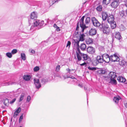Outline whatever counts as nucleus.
I'll list each match as a JSON object with an SVG mask.
<instances>
[{
    "instance_id": "nucleus-34",
    "label": "nucleus",
    "mask_w": 127,
    "mask_h": 127,
    "mask_svg": "<svg viewBox=\"0 0 127 127\" xmlns=\"http://www.w3.org/2000/svg\"><path fill=\"white\" fill-rule=\"evenodd\" d=\"M111 0H103V3L106 5H107L109 3Z\"/></svg>"
},
{
    "instance_id": "nucleus-27",
    "label": "nucleus",
    "mask_w": 127,
    "mask_h": 127,
    "mask_svg": "<svg viewBox=\"0 0 127 127\" xmlns=\"http://www.w3.org/2000/svg\"><path fill=\"white\" fill-rule=\"evenodd\" d=\"M31 76L28 75H25L23 77L24 79L26 81H29L30 79Z\"/></svg>"
},
{
    "instance_id": "nucleus-3",
    "label": "nucleus",
    "mask_w": 127,
    "mask_h": 127,
    "mask_svg": "<svg viewBox=\"0 0 127 127\" xmlns=\"http://www.w3.org/2000/svg\"><path fill=\"white\" fill-rule=\"evenodd\" d=\"M43 21H41L40 20H36L34 22L33 26H31V29H33V27H37V26L41 27L43 26Z\"/></svg>"
},
{
    "instance_id": "nucleus-1",
    "label": "nucleus",
    "mask_w": 127,
    "mask_h": 127,
    "mask_svg": "<svg viewBox=\"0 0 127 127\" xmlns=\"http://www.w3.org/2000/svg\"><path fill=\"white\" fill-rule=\"evenodd\" d=\"M102 30H103L104 33L107 34L109 32L110 29L107 22H103L101 25Z\"/></svg>"
},
{
    "instance_id": "nucleus-8",
    "label": "nucleus",
    "mask_w": 127,
    "mask_h": 127,
    "mask_svg": "<svg viewBox=\"0 0 127 127\" xmlns=\"http://www.w3.org/2000/svg\"><path fill=\"white\" fill-rule=\"evenodd\" d=\"M103 58V61L106 63H108L110 61V56L107 54H105L102 55Z\"/></svg>"
},
{
    "instance_id": "nucleus-36",
    "label": "nucleus",
    "mask_w": 127,
    "mask_h": 127,
    "mask_svg": "<svg viewBox=\"0 0 127 127\" xmlns=\"http://www.w3.org/2000/svg\"><path fill=\"white\" fill-rule=\"evenodd\" d=\"M13 84V83H11V82H9L8 83H2V85L3 86H7L10 85H12V84Z\"/></svg>"
},
{
    "instance_id": "nucleus-13",
    "label": "nucleus",
    "mask_w": 127,
    "mask_h": 127,
    "mask_svg": "<svg viewBox=\"0 0 127 127\" xmlns=\"http://www.w3.org/2000/svg\"><path fill=\"white\" fill-rule=\"evenodd\" d=\"M81 55L82 56L84 60H87L90 59V57L89 56L86 54L84 53H81Z\"/></svg>"
},
{
    "instance_id": "nucleus-28",
    "label": "nucleus",
    "mask_w": 127,
    "mask_h": 127,
    "mask_svg": "<svg viewBox=\"0 0 127 127\" xmlns=\"http://www.w3.org/2000/svg\"><path fill=\"white\" fill-rule=\"evenodd\" d=\"M127 62L124 59H122V61L120 62V64L121 65H123L127 64Z\"/></svg>"
},
{
    "instance_id": "nucleus-29",
    "label": "nucleus",
    "mask_w": 127,
    "mask_h": 127,
    "mask_svg": "<svg viewBox=\"0 0 127 127\" xmlns=\"http://www.w3.org/2000/svg\"><path fill=\"white\" fill-rule=\"evenodd\" d=\"M60 0H50L49 2L50 4L52 5L55 3L58 2Z\"/></svg>"
},
{
    "instance_id": "nucleus-4",
    "label": "nucleus",
    "mask_w": 127,
    "mask_h": 127,
    "mask_svg": "<svg viewBox=\"0 0 127 127\" xmlns=\"http://www.w3.org/2000/svg\"><path fill=\"white\" fill-rule=\"evenodd\" d=\"M91 21L94 26L96 27H99L100 28H101L100 24L95 17L92 18H91Z\"/></svg>"
},
{
    "instance_id": "nucleus-49",
    "label": "nucleus",
    "mask_w": 127,
    "mask_h": 127,
    "mask_svg": "<svg viewBox=\"0 0 127 127\" xmlns=\"http://www.w3.org/2000/svg\"><path fill=\"white\" fill-rule=\"evenodd\" d=\"M16 98H14L10 102V103H13L16 100Z\"/></svg>"
},
{
    "instance_id": "nucleus-58",
    "label": "nucleus",
    "mask_w": 127,
    "mask_h": 127,
    "mask_svg": "<svg viewBox=\"0 0 127 127\" xmlns=\"http://www.w3.org/2000/svg\"><path fill=\"white\" fill-rule=\"evenodd\" d=\"M126 2V4H125V5L127 7V1L126 2Z\"/></svg>"
},
{
    "instance_id": "nucleus-61",
    "label": "nucleus",
    "mask_w": 127,
    "mask_h": 127,
    "mask_svg": "<svg viewBox=\"0 0 127 127\" xmlns=\"http://www.w3.org/2000/svg\"><path fill=\"white\" fill-rule=\"evenodd\" d=\"M126 12H127V10H126Z\"/></svg>"
},
{
    "instance_id": "nucleus-40",
    "label": "nucleus",
    "mask_w": 127,
    "mask_h": 127,
    "mask_svg": "<svg viewBox=\"0 0 127 127\" xmlns=\"http://www.w3.org/2000/svg\"><path fill=\"white\" fill-rule=\"evenodd\" d=\"M88 68L89 70H94L96 69V68L95 67H91L89 66Z\"/></svg>"
},
{
    "instance_id": "nucleus-22",
    "label": "nucleus",
    "mask_w": 127,
    "mask_h": 127,
    "mask_svg": "<svg viewBox=\"0 0 127 127\" xmlns=\"http://www.w3.org/2000/svg\"><path fill=\"white\" fill-rule=\"evenodd\" d=\"M85 35L83 34H81L79 36V38L78 40L80 41H83L85 39Z\"/></svg>"
},
{
    "instance_id": "nucleus-23",
    "label": "nucleus",
    "mask_w": 127,
    "mask_h": 127,
    "mask_svg": "<svg viewBox=\"0 0 127 127\" xmlns=\"http://www.w3.org/2000/svg\"><path fill=\"white\" fill-rule=\"evenodd\" d=\"M80 41L76 39H73V43H74V45L77 47H79V43Z\"/></svg>"
},
{
    "instance_id": "nucleus-5",
    "label": "nucleus",
    "mask_w": 127,
    "mask_h": 127,
    "mask_svg": "<svg viewBox=\"0 0 127 127\" xmlns=\"http://www.w3.org/2000/svg\"><path fill=\"white\" fill-rule=\"evenodd\" d=\"M118 55L117 53L113 55L110 56V61L114 62H118L120 60V58L118 57Z\"/></svg>"
},
{
    "instance_id": "nucleus-57",
    "label": "nucleus",
    "mask_w": 127,
    "mask_h": 127,
    "mask_svg": "<svg viewBox=\"0 0 127 127\" xmlns=\"http://www.w3.org/2000/svg\"><path fill=\"white\" fill-rule=\"evenodd\" d=\"M58 31H59L60 30L59 27H57V28L56 29Z\"/></svg>"
},
{
    "instance_id": "nucleus-7",
    "label": "nucleus",
    "mask_w": 127,
    "mask_h": 127,
    "mask_svg": "<svg viewBox=\"0 0 127 127\" xmlns=\"http://www.w3.org/2000/svg\"><path fill=\"white\" fill-rule=\"evenodd\" d=\"M34 84L36 88L38 89L40 88L41 87V86L39 82V79L36 78H34Z\"/></svg>"
},
{
    "instance_id": "nucleus-44",
    "label": "nucleus",
    "mask_w": 127,
    "mask_h": 127,
    "mask_svg": "<svg viewBox=\"0 0 127 127\" xmlns=\"http://www.w3.org/2000/svg\"><path fill=\"white\" fill-rule=\"evenodd\" d=\"M21 111V108L20 107H19L18 109L15 111V112H16L18 113V114Z\"/></svg>"
},
{
    "instance_id": "nucleus-25",
    "label": "nucleus",
    "mask_w": 127,
    "mask_h": 127,
    "mask_svg": "<svg viewBox=\"0 0 127 127\" xmlns=\"http://www.w3.org/2000/svg\"><path fill=\"white\" fill-rule=\"evenodd\" d=\"M115 37L117 39L120 40L121 38V36L119 32H116L115 35Z\"/></svg>"
},
{
    "instance_id": "nucleus-52",
    "label": "nucleus",
    "mask_w": 127,
    "mask_h": 127,
    "mask_svg": "<svg viewBox=\"0 0 127 127\" xmlns=\"http://www.w3.org/2000/svg\"><path fill=\"white\" fill-rule=\"evenodd\" d=\"M30 52L32 54H34L35 53V51L33 50H32Z\"/></svg>"
},
{
    "instance_id": "nucleus-15",
    "label": "nucleus",
    "mask_w": 127,
    "mask_h": 127,
    "mask_svg": "<svg viewBox=\"0 0 127 127\" xmlns=\"http://www.w3.org/2000/svg\"><path fill=\"white\" fill-rule=\"evenodd\" d=\"M96 32V29H91L89 31V34L92 35L95 34Z\"/></svg>"
},
{
    "instance_id": "nucleus-51",
    "label": "nucleus",
    "mask_w": 127,
    "mask_h": 127,
    "mask_svg": "<svg viewBox=\"0 0 127 127\" xmlns=\"http://www.w3.org/2000/svg\"><path fill=\"white\" fill-rule=\"evenodd\" d=\"M66 70L69 73H71V70L69 68H67L66 69Z\"/></svg>"
},
{
    "instance_id": "nucleus-35",
    "label": "nucleus",
    "mask_w": 127,
    "mask_h": 127,
    "mask_svg": "<svg viewBox=\"0 0 127 127\" xmlns=\"http://www.w3.org/2000/svg\"><path fill=\"white\" fill-rule=\"evenodd\" d=\"M41 82L43 84H44L45 82H47V80L46 79H44V78H42L41 79Z\"/></svg>"
},
{
    "instance_id": "nucleus-56",
    "label": "nucleus",
    "mask_w": 127,
    "mask_h": 127,
    "mask_svg": "<svg viewBox=\"0 0 127 127\" xmlns=\"http://www.w3.org/2000/svg\"><path fill=\"white\" fill-rule=\"evenodd\" d=\"M71 70V72L72 71H74V72H75L76 71V70L75 69H72L71 70Z\"/></svg>"
},
{
    "instance_id": "nucleus-24",
    "label": "nucleus",
    "mask_w": 127,
    "mask_h": 127,
    "mask_svg": "<svg viewBox=\"0 0 127 127\" xmlns=\"http://www.w3.org/2000/svg\"><path fill=\"white\" fill-rule=\"evenodd\" d=\"M114 79V78H111L109 83L113 85L116 84H117L116 81Z\"/></svg>"
},
{
    "instance_id": "nucleus-31",
    "label": "nucleus",
    "mask_w": 127,
    "mask_h": 127,
    "mask_svg": "<svg viewBox=\"0 0 127 127\" xmlns=\"http://www.w3.org/2000/svg\"><path fill=\"white\" fill-rule=\"evenodd\" d=\"M102 6L101 5L98 6L96 8V10L99 11H101L102 10Z\"/></svg>"
},
{
    "instance_id": "nucleus-47",
    "label": "nucleus",
    "mask_w": 127,
    "mask_h": 127,
    "mask_svg": "<svg viewBox=\"0 0 127 127\" xmlns=\"http://www.w3.org/2000/svg\"><path fill=\"white\" fill-rule=\"evenodd\" d=\"M18 114H19L18 113L16 112H15L14 113V116H13L14 117V118L16 117L18 115Z\"/></svg>"
},
{
    "instance_id": "nucleus-42",
    "label": "nucleus",
    "mask_w": 127,
    "mask_h": 127,
    "mask_svg": "<svg viewBox=\"0 0 127 127\" xmlns=\"http://www.w3.org/2000/svg\"><path fill=\"white\" fill-rule=\"evenodd\" d=\"M39 69V68L38 66H36L34 68V70L35 71H37Z\"/></svg>"
},
{
    "instance_id": "nucleus-54",
    "label": "nucleus",
    "mask_w": 127,
    "mask_h": 127,
    "mask_svg": "<svg viewBox=\"0 0 127 127\" xmlns=\"http://www.w3.org/2000/svg\"><path fill=\"white\" fill-rule=\"evenodd\" d=\"M53 27L54 28H57L58 27L56 24H54L53 25Z\"/></svg>"
},
{
    "instance_id": "nucleus-19",
    "label": "nucleus",
    "mask_w": 127,
    "mask_h": 127,
    "mask_svg": "<svg viewBox=\"0 0 127 127\" xmlns=\"http://www.w3.org/2000/svg\"><path fill=\"white\" fill-rule=\"evenodd\" d=\"M117 80L119 82H124L126 81V79L122 77H118Z\"/></svg>"
},
{
    "instance_id": "nucleus-16",
    "label": "nucleus",
    "mask_w": 127,
    "mask_h": 127,
    "mask_svg": "<svg viewBox=\"0 0 127 127\" xmlns=\"http://www.w3.org/2000/svg\"><path fill=\"white\" fill-rule=\"evenodd\" d=\"M93 39L91 38H87L85 40L87 44H92L93 42Z\"/></svg>"
},
{
    "instance_id": "nucleus-59",
    "label": "nucleus",
    "mask_w": 127,
    "mask_h": 127,
    "mask_svg": "<svg viewBox=\"0 0 127 127\" xmlns=\"http://www.w3.org/2000/svg\"><path fill=\"white\" fill-rule=\"evenodd\" d=\"M1 62V57H0V63Z\"/></svg>"
},
{
    "instance_id": "nucleus-26",
    "label": "nucleus",
    "mask_w": 127,
    "mask_h": 127,
    "mask_svg": "<svg viewBox=\"0 0 127 127\" xmlns=\"http://www.w3.org/2000/svg\"><path fill=\"white\" fill-rule=\"evenodd\" d=\"M109 24L111 25V28L112 29H113L116 28V25L115 22L114 21L113 22L109 23Z\"/></svg>"
},
{
    "instance_id": "nucleus-46",
    "label": "nucleus",
    "mask_w": 127,
    "mask_h": 127,
    "mask_svg": "<svg viewBox=\"0 0 127 127\" xmlns=\"http://www.w3.org/2000/svg\"><path fill=\"white\" fill-rule=\"evenodd\" d=\"M70 44H71L70 42L69 41H68L66 47H67L68 46V48H69L70 47Z\"/></svg>"
},
{
    "instance_id": "nucleus-39",
    "label": "nucleus",
    "mask_w": 127,
    "mask_h": 127,
    "mask_svg": "<svg viewBox=\"0 0 127 127\" xmlns=\"http://www.w3.org/2000/svg\"><path fill=\"white\" fill-rule=\"evenodd\" d=\"M60 65H58L56 67L55 71L56 72H58L60 70Z\"/></svg>"
},
{
    "instance_id": "nucleus-10",
    "label": "nucleus",
    "mask_w": 127,
    "mask_h": 127,
    "mask_svg": "<svg viewBox=\"0 0 127 127\" xmlns=\"http://www.w3.org/2000/svg\"><path fill=\"white\" fill-rule=\"evenodd\" d=\"M114 19V16L112 15H110L108 17L107 21L109 23L113 22Z\"/></svg>"
},
{
    "instance_id": "nucleus-11",
    "label": "nucleus",
    "mask_w": 127,
    "mask_h": 127,
    "mask_svg": "<svg viewBox=\"0 0 127 127\" xmlns=\"http://www.w3.org/2000/svg\"><path fill=\"white\" fill-rule=\"evenodd\" d=\"M77 56L78 61H80L82 60V57L81 55V53L79 49L78 48L77 49Z\"/></svg>"
},
{
    "instance_id": "nucleus-45",
    "label": "nucleus",
    "mask_w": 127,
    "mask_h": 127,
    "mask_svg": "<svg viewBox=\"0 0 127 127\" xmlns=\"http://www.w3.org/2000/svg\"><path fill=\"white\" fill-rule=\"evenodd\" d=\"M119 13L120 15L123 17L124 15V11H123L120 12Z\"/></svg>"
},
{
    "instance_id": "nucleus-2",
    "label": "nucleus",
    "mask_w": 127,
    "mask_h": 127,
    "mask_svg": "<svg viewBox=\"0 0 127 127\" xmlns=\"http://www.w3.org/2000/svg\"><path fill=\"white\" fill-rule=\"evenodd\" d=\"M85 17L84 16H83L80 20L79 22H78L76 28V30H78V28L79 27H78V25L79 23V24L80 27L82 28V31L83 32L84 29L86 28V27L85 25V24L84 23V20Z\"/></svg>"
},
{
    "instance_id": "nucleus-38",
    "label": "nucleus",
    "mask_w": 127,
    "mask_h": 127,
    "mask_svg": "<svg viewBox=\"0 0 127 127\" xmlns=\"http://www.w3.org/2000/svg\"><path fill=\"white\" fill-rule=\"evenodd\" d=\"M23 114H21V116H20V117L19 118V123H20L21 122L22 120L23 119Z\"/></svg>"
},
{
    "instance_id": "nucleus-48",
    "label": "nucleus",
    "mask_w": 127,
    "mask_h": 127,
    "mask_svg": "<svg viewBox=\"0 0 127 127\" xmlns=\"http://www.w3.org/2000/svg\"><path fill=\"white\" fill-rule=\"evenodd\" d=\"M5 102H8V99H6L5 101V102L4 103V104L6 106H7L8 105V103H5Z\"/></svg>"
},
{
    "instance_id": "nucleus-12",
    "label": "nucleus",
    "mask_w": 127,
    "mask_h": 127,
    "mask_svg": "<svg viewBox=\"0 0 127 127\" xmlns=\"http://www.w3.org/2000/svg\"><path fill=\"white\" fill-rule=\"evenodd\" d=\"M96 60L99 63H103V58L102 55L101 56L99 55L97 56L96 57Z\"/></svg>"
},
{
    "instance_id": "nucleus-30",
    "label": "nucleus",
    "mask_w": 127,
    "mask_h": 127,
    "mask_svg": "<svg viewBox=\"0 0 127 127\" xmlns=\"http://www.w3.org/2000/svg\"><path fill=\"white\" fill-rule=\"evenodd\" d=\"M25 95V94L24 93H22L21 94L20 99L19 100V102L23 100L24 97Z\"/></svg>"
},
{
    "instance_id": "nucleus-33",
    "label": "nucleus",
    "mask_w": 127,
    "mask_h": 127,
    "mask_svg": "<svg viewBox=\"0 0 127 127\" xmlns=\"http://www.w3.org/2000/svg\"><path fill=\"white\" fill-rule=\"evenodd\" d=\"M90 18L89 17H87L85 21V23L86 25H87L90 22Z\"/></svg>"
},
{
    "instance_id": "nucleus-32",
    "label": "nucleus",
    "mask_w": 127,
    "mask_h": 127,
    "mask_svg": "<svg viewBox=\"0 0 127 127\" xmlns=\"http://www.w3.org/2000/svg\"><path fill=\"white\" fill-rule=\"evenodd\" d=\"M21 58L24 61H25L26 60V58L25 55L23 53H21Z\"/></svg>"
},
{
    "instance_id": "nucleus-50",
    "label": "nucleus",
    "mask_w": 127,
    "mask_h": 127,
    "mask_svg": "<svg viewBox=\"0 0 127 127\" xmlns=\"http://www.w3.org/2000/svg\"><path fill=\"white\" fill-rule=\"evenodd\" d=\"M86 63L84 62V63H82L81 64H80V65L81 66H82L84 65H86Z\"/></svg>"
},
{
    "instance_id": "nucleus-18",
    "label": "nucleus",
    "mask_w": 127,
    "mask_h": 127,
    "mask_svg": "<svg viewBox=\"0 0 127 127\" xmlns=\"http://www.w3.org/2000/svg\"><path fill=\"white\" fill-rule=\"evenodd\" d=\"M121 99V97L119 96L114 97L113 99V101L115 103L117 104L119 100Z\"/></svg>"
},
{
    "instance_id": "nucleus-9",
    "label": "nucleus",
    "mask_w": 127,
    "mask_h": 127,
    "mask_svg": "<svg viewBox=\"0 0 127 127\" xmlns=\"http://www.w3.org/2000/svg\"><path fill=\"white\" fill-rule=\"evenodd\" d=\"M119 1H114L111 3V6L112 7L116 8L119 6Z\"/></svg>"
},
{
    "instance_id": "nucleus-21",
    "label": "nucleus",
    "mask_w": 127,
    "mask_h": 127,
    "mask_svg": "<svg viewBox=\"0 0 127 127\" xmlns=\"http://www.w3.org/2000/svg\"><path fill=\"white\" fill-rule=\"evenodd\" d=\"M102 18L103 20H106L108 16V14L106 12H102Z\"/></svg>"
},
{
    "instance_id": "nucleus-14",
    "label": "nucleus",
    "mask_w": 127,
    "mask_h": 127,
    "mask_svg": "<svg viewBox=\"0 0 127 127\" xmlns=\"http://www.w3.org/2000/svg\"><path fill=\"white\" fill-rule=\"evenodd\" d=\"M37 17V13L36 12H32L31 15V18L32 19H35Z\"/></svg>"
},
{
    "instance_id": "nucleus-37",
    "label": "nucleus",
    "mask_w": 127,
    "mask_h": 127,
    "mask_svg": "<svg viewBox=\"0 0 127 127\" xmlns=\"http://www.w3.org/2000/svg\"><path fill=\"white\" fill-rule=\"evenodd\" d=\"M6 56L9 58H11L12 57V54L10 52H8L6 53Z\"/></svg>"
},
{
    "instance_id": "nucleus-20",
    "label": "nucleus",
    "mask_w": 127,
    "mask_h": 127,
    "mask_svg": "<svg viewBox=\"0 0 127 127\" xmlns=\"http://www.w3.org/2000/svg\"><path fill=\"white\" fill-rule=\"evenodd\" d=\"M80 48L83 51L85 50L86 48V45L85 44L83 43L81 44Z\"/></svg>"
},
{
    "instance_id": "nucleus-41",
    "label": "nucleus",
    "mask_w": 127,
    "mask_h": 127,
    "mask_svg": "<svg viewBox=\"0 0 127 127\" xmlns=\"http://www.w3.org/2000/svg\"><path fill=\"white\" fill-rule=\"evenodd\" d=\"M17 52V50L16 49H14L11 51L12 54H14L16 53Z\"/></svg>"
},
{
    "instance_id": "nucleus-53",
    "label": "nucleus",
    "mask_w": 127,
    "mask_h": 127,
    "mask_svg": "<svg viewBox=\"0 0 127 127\" xmlns=\"http://www.w3.org/2000/svg\"><path fill=\"white\" fill-rule=\"evenodd\" d=\"M124 105L125 106L126 108H127V103H124Z\"/></svg>"
},
{
    "instance_id": "nucleus-60",
    "label": "nucleus",
    "mask_w": 127,
    "mask_h": 127,
    "mask_svg": "<svg viewBox=\"0 0 127 127\" xmlns=\"http://www.w3.org/2000/svg\"><path fill=\"white\" fill-rule=\"evenodd\" d=\"M124 0V2H126L127 1V0Z\"/></svg>"
},
{
    "instance_id": "nucleus-6",
    "label": "nucleus",
    "mask_w": 127,
    "mask_h": 127,
    "mask_svg": "<svg viewBox=\"0 0 127 127\" xmlns=\"http://www.w3.org/2000/svg\"><path fill=\"white\" fill-rule=\"evenodd\" d=\"M87 51L89 54L93 55L95 52V48L92 46H89L87 48Z\"/></svg>"
},
{
    "instance_id": "nucleus-62",
    "label": "nucleus",
    "mask_w": 127,
    "mask_h": 127,
    "mask_svg": "<svg viewBox=\"0 0 127 127\" xmlns=\"http://www.w3.org/2000/svg\"><path fill=\"white\" fill-rule=\"evenodd\" d=\"M20 127H22V126H20Z\"/></svg>"
},
{
    "instance_id": "nucleus-17",
    "label": "nucleus",
    "mask_w": 127,
    "mask_h": 127,
    "mask_svg": "<svg viewBox=\"0 0 127 127\" xmlns=\"http://www.w3.org/2000/svg\"><path fill=\"white\" fill-rule=\"evenodd\" d=\"M109 75L110 77L112 78H115L116 77L117 75L115 72H110Z\"/></svg>"
},
{
    "instance_id": "nucleus-43",
    "label": "nucleus",
    "mask_w": 127,
    "mask_h": 127,
    "mask_svg": "<svg viewBox=\"0 0 127 127\" xmlns=\"http://www.w3.org/2000/svg\"><path fill=\"white\" fill-rule=\"evenodd\" d=\"M31 98V96L30 95H29L27 97V99L26 101L29 102Z\"/></svg>"
},
{
    "instance_id": "nucleus-55",
    "label": "nucleus",
    "mask_w": 127,
    "mask_h": 127,
    "mask_svg": "<svg viewBox=\"0 0 127 127\" xmlns=\"http://www.w3.org/2000/svg\"><path fill=\"white\" fill-rule=\"evenodd\" d=\"M78 86L80 87H83V86L82 85H81L80 84H79Z\"/></svg>"
}]
</instances>
